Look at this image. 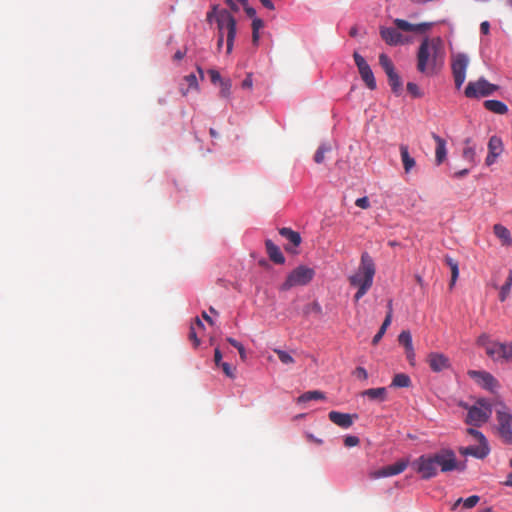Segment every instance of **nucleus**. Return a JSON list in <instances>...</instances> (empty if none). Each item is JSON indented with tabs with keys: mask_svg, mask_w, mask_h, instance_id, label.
<instances>
[{
	"mask_svg": "<svg viewBox=\"0 0 512 512\" xmlns=\"http://www.w3.org/2000/svg\"><path fill=\"white\" fill-rule=\"evenodd\" d=\"M417 70L426 75L433 76L443 67L445 61L444 42L440 37H425L417 50Z\"/></svg>",
	"mask_w": 512,
	"mask_h": 512,
	"instance_id": "nucleus-1",
	"label": "nucleus"
},
{
	"mask_svg": "<svg viewBox=\"0 0 512 512\" xmlns=\"http://www.w3.org/2000/svg\"><path fill=\"white\" fill-rule=\"evenodd\" d=\"M375 273L373 258L367 252L362 253L357 271L348 278L350 285L357 288L354 295L355 302H358L372 287Z\"/></svg>",
	"mask_w": 512,
	"mask_h": 512,
	"instance_id": "nucleus-2",
	"label": "nucleus"
},
{
	"mask_svg": "<svg viewBox=\"0 0 512 512\" xmlns=\"http://www.w3.org/2000/svg\"><path fill=\"white\" fill-rule=\"evenodd\" d=\"M483 347L489 358L495 362H512V342H498L491 339L487 333H482L476 340Z\"/></svg>",
	"mask_w": 512,
	"mask_h": 512,
	"instance_id": "nucleus-3",
	"label": "nucleus"
},
{
	"mask_svg": "<svg viewBox=\"0 0 512 512\" xmlns=\"http://www.w3.org/2000/svg\"><path fill=\"white\" fill-rule=\"evenodd\" d=\"M468 410L465 423L473 427H480L486 423L492 414V405L485 398H479L472 406L462 404Z\"/></svg>",
	"mask_w": 512,
	"mask_h": 512,
	"instance_id": "nucleus-4",
	"label": "nucleus"
},
{
	"mask_svg": "<svg viewBox=\"0 0 512 512\" xmlns=\"http://www.w3.org/2000/svg\"><path fill=\"white\" fill-rule=\"evenodd\" d=\"M216 23L218 34H226V53L230 54L236 37V19L228 10L221 9L216 13Z\"/></svg>",
	"mask_w": 512,
	"mask_h": 512,
	"instance_id": "nucleus-5",
	"label": "nucleus"
},
{
	"mask_svg": "<svg viewBox=\"0 0 512 512\" xmlns=\"http://www.w3.org/2000/svg\"><path fill=\"white\" fill-rule=\"evenodd\" d=\"M315 275V271L304 265H300L293 269L287 276L285 282L280 289L288 291L296 286H304L310 283Z\"/></svg>",
	"mask_w": 512,
	"mask_h": 512,
	"instance_id": "nucleus-6",
	"label": "nucleus"
},
{
	"mask_svg": "<svg viewBox=\"0 0 512 512\" xmlns=\"http://www.w3.org/2000/svg\"><path fill=\"white\" fill-rule=\"evenodd\" d=\"M496 419L499 437L504 443L512 445V414L506 405L500 403V408L496 411Z\"/></svg>",
	"mask_w": 512,
	"mask_h": 512,
	"instance_id": "nucleus-7",
	"label": "nucleus"
},
{
	"mask_svg": "<svg viewBox=\"0 0 512 512\" xmlns=\"http://www.w3.org/2000/svg\"><path fill=\"white\" fill-rule=\"evenodd\" d=\"M379 64L388 77V82L392 92L399 96L403 90V83L399 74L395 70L393 62L386 54L382 53L379 55Z\"/></svg>",
	"mask_w": 512,
	"mask_h": 512,
	"instance_id": "nucleus-8",
	"label": "nucleus"
},
{
	"mask_svg": "<svg viewBox=\"0 0 512 512\" xmlns=\"http://www.w3.org/2000/svg\"><path fill=\"white\" fill-rule=\"evenodd\" d=\"M498 88L497 85L489 83L485 78L481 77L477 81L469 82L464 93L468 98H480L492 95Z\"/></svg>",
	"mask_w": 512,
	"mask_h": 512,
	"instance_id": "nucleus-9",
	"label": "nucleus"
},
{
	"mask_svg": "<svg viewBox=\"0 0 512 512\" xmlns=\"http://www.w3.org/2000/svg\"><path fill=\"white\" fill-rule=\"evenodd\" d=\"M430 455L435 462L437 470L440 469L441 472H450L459 468L456 455L451 449H441Z\"/></svg>",
	"mask_w": 512,
	"mask_h": 512,
	"instance_id": "nucleus-10",
	"label": "nucleus"
},
{
	"mask_svg": "<svg viewBox=\"0 0 512 512\" xmlns=\"http://www.w3.org/2000/svg\"><path fill=\"white\" fill-rule=\"evenodd\" d=\"M412 467L424 480L431 479L438 473L435 462L430 454L418 457L412 462Z\"/></svg>",
	"mask_w": 512,
	"mask_h": 512,
	"instance_id": "nucleus-11",
	"label": "nucleus"
},
{
	"mask_svg": "<svg viewBox=\"0 0 512 512\" xmlns=\"http://www.w3.org/2000/svg\"><path fill=\"white\" fill-rule=\"evenodd\" d=\"M353 58L358 68L361 79L363 80L367 88H369L370 90H375L377 85L370 65L367 63L364 57L360 55L358 52L353 53Z\"/></svg>",
	"mask_w": 512,
	"mask_h": 512,
	"instance_id": "nucleus-12",
	"label": "nucleus"
},
{
	"mask_svg": "<svg viewBox=\"0 0 512 512\" xmlns=\"http://www.w3.org/2000/svg\"><path fill=\"white\" fill-rule=\"evenodd\" d=\"M468 62V57L465 54H457L452 60L451 68L457 89H459L465 81Z\"/></svg>",
	"mask_w": 512,
	"mask_h": 512,
	"instance_id": "nucleus-13",
	"label": "nucleus"
},
{
	"mask_svg": "<svg viewBox=\"0 0 512 512\" xmlns=\"http://www.w3.org/2000/svg\"><path fill=\"white\" fill-rule=\"evenodd\" d=\"M468 375L481 387L491 392H495L500 386L498 380L489 372L469 370Z\"/></svg>",
	"mask_w": 512,
	"mask_h": 512,
	"instance_id": "nucleus-14",
	"label": "nucleus"
},
{
	"mask_svg": "<svg viewBox=\"0 0 512 512\" xmlns=\"http://www.w3.org/2000/svg\"><path fill=\"white\" fill-rule=\"evenodd\" d=\"M478 445H471L467 447H459L458 452L462 456H472L477 459H484L490 453L488 441H477Z\"/></svg>",
	"mask_w": 512,
	"mask_h": 512,
	"instance_id": "nucleus-15",
	"label": "nucleus"
},
{
	"mask_svg": "<svg viewBox=\"0 0 512 512\" xmlns=\"http://www.w3.org/2000/svg\"><path fill=\"white\" fill-rule=\"evenodd\" d=\"M409 465L407 459H401L392 465L385 466L377 471H374L370 476L374 479L382 477H390L402 473Z\"/></svg>",
	"mask_w": 512,
	"mask_h": 512,
	"instance_id": "nucleus-16",
	"label": "nucleus"
},
{
	"mask_svg": "<svg viewBox=\"0 0 512 512\" xmlns=\"http://www.w3.org/2000/svg\"><path fill=\"white\" fill-rule=\"evenodd\" d=\"M427 363L433 372H441L450 367V360L443 353L431 352L427 355Z\"/></svg>",
	"mask_w": 512,
	"mask_h": 512,
	"instance_id": "nucleus-17",
	"label": "nucleus"
},
{
	"mask_svg": "<svg viewBox=\"0 0 512 512\" xmlns=\"http://www.w3.org/2000/svg\"><path fill=\"white\" fill-rule=\"evenodd\" d=\"M503 152V142L500 137L492 136L488 142V155L485 159V163L487 166H491L495 163L496 159Z\"/></svg>",
	"mask_w": 512,
	"mask_h": 512,
	"instance_id": "nucleus-18",
	"label": "nucleus"
},
{
	"mask_svg": "<svg viewBox=\"0 0 512 512\" xmlns=\"http://www.w3.org/2000/svg\"><path fill=\"white\" fill-rule=\"evenodd\" d=\"M328 418L335 425L344 429H348L353 425L354 420L358 419V415L331 411L328 414Z\"/></svg>",
	"mask_w": 512,
	"mask_h": 512,
	"instance_id": "nucleus-19",
	"label": "nucleus"
},
{
	"mask_svg": "<svg viewBox=\"0 0 512 512\" xmlns=\"http://www.w3.org/2000/svg\"><path fill=\"white\" fill-rule=\"evenodd\" d=\"M431 137L436 143L435 164L440 166L447 158L446 141L436 133H431Z\"/></svg>",
	"mask_w": 512,
	"mask_h": 512,
	"instance_id": "nucleus-20",
	"label": "nucleus"
},
{
	"mask_svg": "<svg viewBox=\"0 0 512 512\" xmlns=\"http://www.w3.org/2000/svg\"><path fill=\"white\" fill-rule=\"evenodd\" d=\"M380 35L388 45L395 46L402 42V34L398 31L397 27H382Z\"/></svg>",
	"mask_w": 512,
	"mask_h": 512,
	"instance_id": "nucleus-21",
	"label": "nucleus"
},
{
	"mask_svg": "<svg viewBox=\"0 0 512 512\" xmlns=\"http://www.w3.org/2000/svg\"><path fill=\"white\" fill-rule=\"evenodd\" d=\"M266 246V252L274 263L276 264H283L285 262V257L283 256L282 252L280 251L279 247L275 245L271 240L265 241Z\"/></svg>",
	"mask_w": 512,
	"mask_h": 512,
	"instance_id": "nucleus-22",
	"label": "nucleus"
},
{
	"mask_svg": "<svg viewBox=\"0 0 512 512\" xmlns=\"http://www.w3.org/2000/svg\"><path fill=\"white\" fill-rule=\"evenodd\" d=\"M394 23L398 30H403L406 32L422 31L430 27V24L428 23L414 25L403 19H396Z\"/></svg>",
	"mask_w": 512,
	"mask_h": 512,
	"instance_id": "nucleus-23",
	"label": "nucleus"
},
{
	"mask_svg": "<svg viewBox=\"0 0 512 512\" xmlns=\"http://www.w3.org/2000/svg\"><path fill=\"white\" fill-rule=\"evenodd\" d=\"M400 156L404 167V171L409 173L416 165L415 159L409 154L408 147L406 145L400 146Z\"/></svg>",
	"mask_w": 512,
	"mask_h": 512,
	"instance_id": "nucleus-24",
	"label": "nucleus"
},
{
	"mask_svg": "<svg viewBox=\"0 0 512 512\" xmlns=\"http://www.w3.org/2000/svg\"><path fill=\"white\" fill-rule=\"evenodd\" d=\"M483 105L488 111L499 115L506 114L508 111L507 105L499 100H486Z\"/></svg>",
	"mask_w": 512,
	"mask_h": 512,
	"instance_id": "nucleus-25",
	"label": "nucleus"
},
{
	"mask_svg": "<svg viewBox=\"0 0 512 512\" xmlns=\"http://www.w3.org/2000/svg\"><path fill=\"white\" fill-rule=\"evenodd\" d=\"M279 234L282 237H284L285 239H287L294 247L299 246L301 243L300 234L290 228H286V227L281 228L279 230Z\"/></svg>",
	"mask_w": 512,
	"mask_h": 512,
	"instance_id": "nucleus-26",
	"label": "nucleus"
},
{
	"mask_svg": "<svg viewBox=\"0 0 512 512\" xmlns=\"http://www.w3.org/2000/svg\"><path fill=\"white\" fill-rule=\"evenodd\" d=\"M471 139H466L464 144L465 147L463 148L462 157L465 161L470 163L472 166L476 165V151L473 146L470 145Z\"/></svg>",
	"mask_w": 512,
	"mask_h": 512,
	"instance_id": "nucleus-27",
	"label": "nucleus"
},
{
	"mask_svg": "<svg viewBox=\"0 0 512 512\" xmlns=\"http://www.w3.org/2000/svg\"><path fill=\"white\" fill-rule=\"evenodd\" d=\"M362 395L368 397L371 400L384 401L387 396V390L384 387L370 388L365 390Z\"/></svg>",
	"mask_w": 512,
	"mask_h": 512,
	"instance_id": "nucleus-28",
	"label": "nucleus"
},
{
	"mask_svg": "<svg viewBox=\"0 0 512 512\" xmlns=\"http://www.w3.org/2000/svg\"><path fill=\"white\" fill-rule=\"evenodd\" d=\"M495 235L502 240L503 244L509 245L512 241L510 231L501 224H496L493 227Z\"/></svg>",
	"mask_w": 512,
	"mask_h": 512,
	"instance_id": "nucleus-29",
	"label": "nucleus"
},
{
	"mask_svg": "<svg viewBox=\"0 0 512 512\" xmlns=\"http://www.w3.org/2000/svg\"><path fill=\"white\" fill-rule=\"evenodd\" d=\"M480 498L479 496L477 495H472L468 498H466L465 500H463L462 498H459L455 501V503L452 505V510H456L458 508V506L460 504H463V507L465 509H471L473 508L474 506L477 505V503L479 502Z\"/></svg>",
	"mask_w": 512,
	"mask_h": 512,
	"instance_id": "nucleus-30",
	"label": "nucleus"
},
{
	"mask_svg": "<svg viewBox=\"0 0 512 512\" xmlns=\"http://www.w3.org/2000/svg\"><path fill=\"white\" fill-rule=\"evenodd\" d=\"M445 262L446 264L450 267L451 269V281H450V287L452 288L455 283H456V280L459 276V267H458V262L449 257V256H446L445 257Z\"/></svg>",
	"mask_w": 512,
	"mask_h": 512,
	"instance_id": "nucleus-31",
	"label": "nucleus"
},
{
	"mask_svg": "<svg viewBox=\"0 0 512 512\" xmlns=\"http://www.w3.org/2000/svg\"><path fill=\"white\" fill-rule=\"evenodd\" d=\"M325 399V395L323 392L314 390L307 391L298 397V403L308 402L310 400H322Z\"/></svg>",
	"mask_w": 512,
	"mask_h": 512,
	"instance_id": "nucleus-32",
	"label": "nucleus"
},
{
	"mask_svg": "<svg viewBox=\"0 0 512 512\" xmlns=\"http://www.w3.org/2000/svg\"><path fill=\"white\" fill-rule=\"evenodd\" d=\"M512 287V270H509L508 277L499 291V300L504 302L510 294Z\"/></svg>",
	"mask_w": 512,
	"mask_h": 512,
	"instance_id": "nucleus-33",
	"label": "nucleus"
},
{
	"mask_svg": "<svg viewBox=\"0 0 512 512\" xmlns=\"http://www.w3.org/2000/svg\"><path fill=\"white\" fill-rule=\"evenodd\" d=\"M411 385V379L407 374L399 373L396 374L391 382L392 387H409Z\"/></svg>",
	"mask_w": 512,
	"mask_h": 512,
	"instance_id": "nucleus-34",
	"label": "nucleus"
},
{
	"mask_svg": "<svg viewBox=\"0 0 512 512\" xmlns=\"http://www.w3.org/2000/svg\"><path fill=\"white\" fill-rule=\"evenodd\" d=\"M331 145L328 143H323L319 148L317 149L315 155H314V161L317 164H321L324 162L325 154L331 151Z\"/></svg>",
	"mask_w": 512,
	"mask_h": 512,
	"instance_id": "nucleus-35",
	"label": "nucleus"
},
{
	"mask_svg": "<svg viewBox=\"0 0 512 512\" xmlns=\"http://www.w3.org/2000/svg\"><path fill=\"white\" fill-rule=\"evenodd\" d=\"M398 342L405 350L413 347L411 333L407 330H404L399 334Z\"/></svg>",
	"mask_w": 512,
	"mask_h": 512,
	"instance_id": "nucleus-36",
	"label": "nucleus"
},
{
	"mask_svg": "<svg viewBox=\"0 0 512 512\" xmlns=\"http://www.w3.org/2000/svg\"><path fill=\"white\" fill-rule=\"evenodd\" d=\"M274 352L277 354L279 360L283 364H292L294 363V358L286 351L280 349H274Z\"/></svg>",
	"mask_w": 512,
	"mask_h": 512,
	"instance_id": "nucleus-37",
	"label": "nucleus"
},
{
	"mask_svg": "<svg viewBox=\"0 0 512 512\" xmlns=\"http://www.w3.org/2000/svg\"><path fill=\"white\" fill-rule=\"evenodd\" d=\"M227 341H228V342H229L233 347H235V348L238 350L239 355H240V358H241L243 361H244V360H246L247 355H246V350H245L244 346H243L239 341H237L236 339L231 338V337L227 338Z\"/></svg>",
	"mask_w": 512,
	"mask_h": 512,
	"instance_id": "nucleus-38",
	"label": "nucleus"
},
{
	"mask_svg": "<svg viewBox=\"0 0 512 512\" xmlns=\"http://www.w3.org/2000/svg\"><path fill=\"white\" fill-rule=\"evenodd\" d=\"M467 434L472 436L476 441H488L482 432L473 427L467 429Z\"/></svg>",
	"mask_w": 512,
	"mask_h": 512,
	"instance_id": "nucleus-39",
	"label": "nucleus"
},
{
	"mask_svg": "<svg viewBox=\"0 0 512 512\" xmlns=\"http://www.w3.org/2000/svg\"><path fill=\"white\" fill-rule=\"evenodd\" d=\"M407 91L415 98L422 96V92L420 91L418 85L413 82L407 83Z\"/></svg>",
	"mask_w": 512,
	"mask_h": 512,
	"instance_id": "nucleus-40",
	"label": "nucleus"
},
{
	"mask_svg": "<svg viewBox=\"0 0 512 512\" xmlns=\"http://www.w3.org/2000/svg\"><path fill=\"white\" fill-rule=\"evenodd\" d=\"M220 367L222 368L224 374L227 377H229L231 379L235 378V373H234L235 368H233L229 363L223 362V363H221Z\"/></svg>",
	"mask_w": 512,
	"mask_h": 512,
	"instance_id": "nucleus-41",
	"label": "nucleus"
},
{
	"mask_svg": "<svg viewBox=\"0 0 512 512\" xmlns=\"http://www.w3.org/2000/svg\"><path fill=\"white\" fill-rule=\"evenodd\" d=\"M220 85H221V96L222 97H228L230 95V90H231V82L230 80H222L220 82Z\"/></svg>",
	"mask_w": 512,
	"mask_h": 512,
	"instance_id": "nucleus-42",
	"label": "nucleus"
},
{
	"mask_svg": "<svg viewBox=\"0 0 512 512\" xmlns=\"http://www.w3.org/2000/svg\"><path fill=\"white\" fill-rule=\"evenodd\" d=\"M360 440L357 436H346L344 438V445L348 448L357 446L359 444Z\"/></svg>",
	"mask_w": 512,
	"mask_h": 512,
	"instance_id": "nucleus-43",
	"label": "nucleus"
},
{
	"mask_svg": "<svg viewBox=\"0 0 512 512\" xmlns=\"http://www.w3.org/2000/svg\"><path fill=\"white\" fill-rule=\"evenodd\" d=\"M406 358L411 366H415L416 364V354L414 347L405 350Z\"/></svg>",
	"mask_w": 512,
	"mask_h": 512,
	"instance_id": "nucleus-44",
	"label": "nucleus"
},
{
	"mask_svg": "<svg viewBox=\"0 0 512 512\" xmlns=\"http://www.w3.org/2000/svg\"><path fill=\"white\" fill-rule=\"evenodd\" d=\"M355 205L361 209H368L370 207V201H369L368 197L364 196V197L358 198L355 201Z\"/></svg>",
	"mask_w": 512,
	"mask_h": 512,
	"instance_id": "nucleus-45",
	"label": "nucleus"
},
{
	"mask_svg": "<svg viewBox=\"0 0 512 512\" xmlns=\"http://www.w3.org/2000/svg\"><path fill=\"white\" fill-rule=\"evenodd\" d=\"M354 375L362 380H366L368 378V373L363 367H357L354 371Z\"/></svg>",
	"mask_w": 512,
	"mask_h": 512,
	"instance_id": "nucleus-46",
	"label": "nucleus"
},
{
	"mask_svg": "<svg viewBox=\"0 0 512 512\" xmlns=\"http://www.w3.org/2000/svg\"><path fill=\"white\" fill-rule=\"evenodd\" d=\"M185 81L190 88H197V78L194 74L187 75Z\"/></svg>",
	"mask_w": 512,
	"mask_h": 512,
	"instance_id": "nucleus-47",
	"label": "nucleus"
},
{
	"mask_svg": "<svg viewBox=\"0 0 512 512\" xmlns=\"http://www.w3.org/2000/svg\"><path fill=\"white\" fill-rule=\"evenodd\" d=\"M209 75L211 78V82L214 84H216L218 82L220 83L222 81L220 73L216 70H209Z\"/></svg>",
	"mask_w": 512,
	"mask_h": 512,
	"instance_id": "nucleus-48",
	"label": "nucleus"
},
{
	"mask_svg": "<svg viewBox=\"0 0 512 512\" xmlns=\"http://www.w3.org/2000/svg\"><path fill=\"white\" fill-rule=\"evenodd\" d=\"M189 339L194 342L195 346H198L200 343V340L197 338V333H196L194 325H191V327H190Z\"/></svg>",
	"mask_w": 512,
	"mask_h": 512,
	"instance_id": "nucleus-49",
	"label": "nucleus"
},
{
	"mask_svg": "<svg viewBox=\"0 0 512 512\" xmlns=\"http://www.w3.org/2000/svg\"><path fill=\"white\" fill-rule=\"evenodd\" d=\"M391 321H392V312L388 311L387 315H386V317H385V319H384V321H383V323H382V325L380 327V329H383V330L386 331L387 328L390 326Z\"/></svg>",
	"mask_w": 512,
	"mask_h": 512,
	"instance_id": "nucleus-50",
	"label": "nucleus"
},
{
	"mask_svg": "<svg viewBox=\"0 0 512 512\" xmlns=\"http://www.w3.org/2000/svg\"><path fill=\"white\" fill-rule=\"evenodd\" d=\"M251 26L252 30H260L261 28H263L264 22L262 19L256 17L252 20Z\"/></svg>",
	"mask_w": 512,
	"mask_h": 512,
	"instance_id": "nucleus-51",
	"label": "nucleus"
},
{
	"mask_svg": "<svg viewBox=\"0 0 512 512\" xmlns=\"http://www.w3.org/2000/svg\"><path fill=\"white\" fill-rule=\"evenodd\" d=\"M214 362L216 366L220 367L222 362V353L219 348H216L214 351Z\"/></svg>",
	"mask_w": 512,
	"mask_h": 512,
	"instance_id": "nucleus-52",
	"label": "nucleus"
},
{
	"mask_svg": "<svg viewBox=\"0 0 512 512\" xmlns=\"http://www.w3.org/2000/svg\"><path fill=\"white\" fill-rule=\"evenodd\" d=\"M253 85V80L251 74H248L247 77L242 82V87L246 89H250Z\"/></svg>",
	"mask_w": 512,
	"mask_h": 512,
	"instance_id": "nucleus-53",
	"label": "nucleus"
},
{
	"mask_svg": "<svg viewBox=\"0 0 512 512\" xmlns=\"http://www.w3.org/2000/svg\"><path fill=\"white\" fill-rule=\"evenodd\" d=\"M217 6H213L212 10L207 13V21L212 22L213 19L216 20V13L219 12Z\"/></svg>",
	"mask_w": 512,
	"mask_h": 512,
	"instance_id": "nucleus-54",
	"label": "nucleus"
},
{
	"mask_svg": "<svg viewBox=\"0 0 512 512\" xmlns=\"http://www.w3.org/2000/svg\"><path fill=\"white\" fill-rule=\"evenodd\" d=\"M385 330L383 329H379V331L376 333V335L373 337L372 339V344L373 345H376L378 344V342L381 340V338L383 337V335L385 334Z\"/></svg>",
	"mask_w": 512,
	"mask_h": 512,
	"instance_id": "nucleus-55",
	"label": "nucleus"
},
{
	"mask_svg": "<svg viewBox=\"0 0 512 512\" xmlns=\"http://www.w3.org/2000/svg\"><path fill=\"white\" fill-rule=\"evenodd\" d=\"M480 31L481 33L487 35L490 31V24L488 21H484L480 24Z\"/></svg>",
	"mask_w": 512,
	"mask_h": 512,
	"instance_id": "nucleus-56",
	"label": "nucleus"
},
{
	"mask_svg": "<svg viewBox=\"0 0 512 512\" xmlns=\"http://www.w3.org/2000/svg\"><path fill=\"white\" fill-rule=\"evenodd\" d=\"M244 11L246 12L247 16L250 18H256V10L249 5L244 8Z\"/></svg>",
	"mask_w": 512,
	"mask_h": 512,
	"instance_id": "nucleus-57",
	"label": "nucleus"
},
{
	"mask_svg": "<svg viewBox=\"0 0 512 512\" xmlns=\"http://www.w3.org/2000/svg\"><path fill=\"white\" fill-rule=\"evenodd\" d=\"M469 174V169H462L453 174V177L455 178H463Z\"/></svg>",
	"mask_w": 512,
	"mask_h": 512,
	"instance_id": "nucleus-58",
	"label": "nucleus"
},
{
	"mask_svg": "<svg viewBox=\"0 0 512 512\" xmlns=\"http://www.w3.org/2000/svg\"><path fill=\"white\" fill-rule=\"evenodd\" d=\"M185 54H186V50H183V51H182V50H178V51L174 54V56H173V60H174V61H180V60H182V59L184 58Z\"/></svg>",
	"mask_w": 512,
	"mask_h": 512,
	"instance_id": "nucleus-59",
	"label": "nucleus"
},
{
	"mask_svg": "<svg viewBox=\"0 0 512 512\" xmlns=\"http://www.w3.org/2000/svg\"><path fill=\"white\" fill-rule=\"evenodd\" d=\"M259 1L261 2V4H262L265 8H267V9H269V10H274V9H275L274 4L272 3V1H271V0H259Z\"/></svg>",
	"mask_w": 512,
	"mask_h": 512,
	"instance_id": "nucleus-60",
	"label": "nucleus"
},
{
	"mask_svg": "<svg viewBox=\"0 0 512 512\" xmlns=\"http://www.w3.org/2000/svg\"><path fill=\"white\" fill-rule=\"evenodd\" d=\"M260 39L259 30H252V42L254 45H258Z\"/></svg>",
	"mask_w": 512,
	"mask_h": 512,
	"instance_id": "nucleus-61",
	"label": "nucleus"
},
{
	"mask_svg": "<svg viewBox=\"0 0 512 512\" xmlns=\"http://www.w3.org/2000/svg\"><path fill=\"white\" fill-rule=\"evenodd\" d=\"M223 43H224V36L223 34H218V39H217V49L220 51L222 46H223Z\"/></svg>",
	"mask_w": 512,
	"mask_h": 512,
	"instance_id": "nucleus-62",
	"label": "nucleus"
},
{
	"mask_svg": "<svg viewBox=\"0 0 512 512\" xmlns=\"http://www.w3.org/2000/svg\"><path fill=\"white\" fill-rule=\"evenodd\" d=\"M226 3L229 5V7L231 8V10L237 12L239 11V8L238 6L235 4V2L233 0H225Z\"/></svg>",
	"mask_w": 512,
	"mask_h": 512,
	"instance_id": "nucleus-63",
	"label": "nucleus"
},
{
	"mask_svg": "<svg viewBox=\"0 0 512 512\" xmlns=\"http://www.w3.org/2000/svg\"><path fill=\"white\" fill-rule=\"evenodd\" d=\"M504 485L512 487V473L508 474L507 479L504 482Z\"/></svg>",
	"mask_w": 512,
	"mask_h": 512,
	"instance_id": "nucleus-64",
	"label": "nucleus"
}]
</instances>
